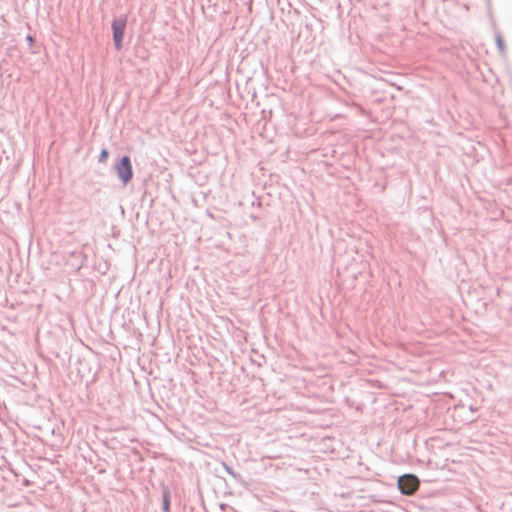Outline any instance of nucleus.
<instances>
[{"label":"nucleus","mask_w":512,"mask_h":512,"mask_svg":"<svg viewBox=\"0 0 512 512\" xmlns=\"http://www.w3.org/2000/svg\"><path fill=\"white\" fill-rule=\"evenodd\" d=\"M115 172L121 182L126 185L133 177L131 160L128 156H123L114 166Z\"/></svg>","instance_id":"1"},{"label":"nucleus","mask_w":512,"mask_h":512,"mask_svg":"<svg viewBox=\"0 0 512 512\" xmlns=\"http://www.w3.org/2000/svg\"><path fill=\"white\" fill-rule=\"evenodd\" d=\"M419 479L412 474H406L398 479V488L405 495L414 494L419 488Z\"/></svg>","instance_id":"2"},{"label":"nucleus","mask_w":512,"mask_h":512,"mask_svg":"<svg viewBox=\"0 0 512 512\" xmlns=\"http://www.w3.org/2000/svg\"><path fill=\"white\" fill-rule=\"evenodd\" d=\"M126 22L127 21L125 17H120L112 22L113 39L117 50L122 48Z\"/></svg>","instance_id":"3"},{"label":"nucleus","mask_w":512,"mask_h":512,"mask_svg":"<svg viewBox=\"0 0 512 512\" xmlns=\"http://www.w3.org/2000/svg\"><path fill=\"white\" fill-rule=\"evenodd\" d=\"M109 157V152L106 149H103L99 155V161L105 163Z\"/></svg>","instance_id":"4"},{"label":"nucleus","mask_w":512,"mask_h":512,"mask_svg":"<svg viewBox=\"0 0 512 512\" xmlns=\"http://www.w3.org/2000/svg\"><path fill=\"white\" fill-rule=\"evenodd\" d=\"M163 507H164V511H165V512H168V511H169L170 502H169V494H168V493H165V494H164V503H163Z\"/></svg>","instance_id":"5"}]
</instances>
